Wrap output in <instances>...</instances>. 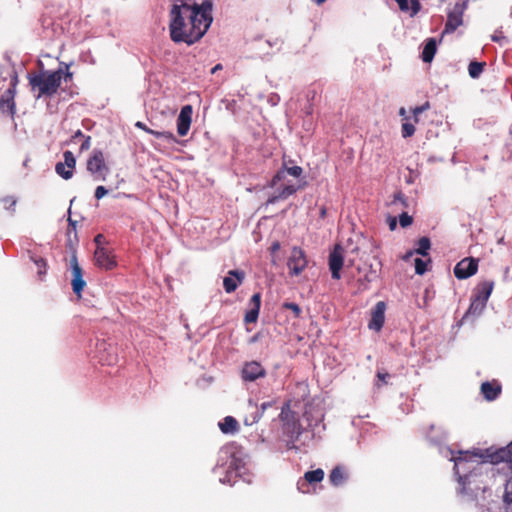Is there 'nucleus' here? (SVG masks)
<instances>
[{
  "mask_svg": "<svg viewBox=\"0 0 512 512\" xmlns=\"http://www.w3.org/2000/svg\"><path fill=\"white\" fill-rule=\"evenodd\" d=\"M478 458H483L490 463L507 462L512 465V441L503 448L494 452L487 449L485 454H470L469 452H459V456H452L451 460L454 461L455 474L458 476V483L460 485L459 493L465 494L466 485L470 483V476L480 466Z\"/></svg>",
  "mask_w": 512,
  "mask_h": 512,
  "instance_id": "2",
  "label": "nucleus"
},
{
  "mask_svg": "<svg viewBox=\"0 0 512 512\" xmlns=\"http://www.w3.org/2000/svg\"><path fill=\"white\" fill-rule=\"evenodd\" d=\"M108 193V190L104 186H98L95 190V197L97 199L103 198Z\"/></svg>",
  "mask_w": 512,
  "mask_h": 512,
  "instance_id": "43",
  "label": "nucleus"
},
{
  "mask_svg": "<svg viewBox=\"0 0 512 512\" xmlns=\"http://www.w3.org/2000/svg\"><path fill=\"white\" fill-rule=\"evenodd\" d=\"M279 417L280 420L282 421L283 434L288 437L287 445L289 448H293L294 442L302 433V426L299 423L296 414L293 411H291L290 403H287L285 406L282 407Z\"/></svg>",
  "mask_w": 512,
  "mask_h": 512,
  "instance_id": "5",
  "label": "nucleus"
},
{
  "mask_svg": "<svg viewBox=\"0 0 512 512\" xmlns=\"http://www.w3.org/2000/svg\"><path fill=\"white\" fill-rule=\"evenodd\" d=\"M344 257V250L340 245H336L329 255V269L335 280L341 278L340 271L344 265Z\"/></svg>",
  "mask_w": 512,
  "mask_h": 512,
  "instance_id": "10",
  "label": "nucleus"
},
{
  "mask_svg": "<svg viewBox=\"0 0 512 512\" xmlns=\"http://www.w3.org/2000/svg\"><path fill=\"white\" fill-rule=\"evenodd\" d=\"M245 273L240 270H230L228 275L223 279V287L227 293L234 292L243 282Z\"/></svg>",
  "mask_w": 512,
  "mask_h": 512,
  "instance_id": "18",
  "label": "nucleus"
},
{
  "mask_svg": "<svg viewBox=\"0 0 512 512\" xmlns=\"http://www.w3.org/2000/svg\"><path fill=\"white\" fill-rule=\"evenodd\" d=\"M69 224L73 227L76 226V221L72 220L71 218H68Z\"/></svg>",
  "mask_w": 512,
  "mask_h": 512,
  "instance_id": "58",
  "label": "nucleus"
},
{
  "mask_svg": "<svg viewBox=\"0 0 512 512\" xmlns=\"http://www.w3.org/2000/svg\"><path fill=\"white\" fill-rule=\"evenodd\" d=\"M415 133V126L413 123L406 120L402 124V136L404 138L411 137Z\"/></svg>",
  "mask_w": 512,
  "mask_h": 512,
  "instance_id": "36",
  "label": "nucleus"
},
{
  "mask_svg": "<svg viewBox=\"0 0 512 512\" xmlns=\"http://www.w3.org/2000/svg\"><path fill=\"white\" fill-rule=\"evenodd\" d=\"M430 240L427 237H422L418 241V247L415 250V253L420 254L422 256H426L428 250L430 249Z\"/></svg>",
  "mask_w": 512,
  "mask_h": 512,
  "instance_id": "33",
  "label": "nucleus"
},
{
  "mask_svg": "<svg viewBox=\"0 0 512 512\" xmlns=\"http://www.w3.org/2000/svg\"><path fill=\"white\" fill-rule=\"evenodd\" d=\"M70 266L72 271V289L73 292L80 297L86 282L83 279V271L75 254H73L70 259Z\"/></svg>",
  "mask_w": 512,
  "mask_h": 512,
  "instance_id": "12",
  "label": "nucleus"
},
{
  "mask_svg": "<svg viewBox=\"0 0 512 512\" xmlns=\"http://www.w3.org/2000/svg\"><path fill=\"white\" fill-rule=\"evenodd\" d=\"M226 459L225 463L221 466L225 468L226 476L220 478L219 481L223 484L234 485L237 477H244L246 473L245 461L240 455L232 452L229 448L221 451V460Z\"/></svg>",
  "mask_w": 512,
  "mask_h": 512,
  "instance_id": "4",
  "label": "nucleus"
},
{
  "mask_svg": "<svg viewBox=\"0 0 512 512\" xmlns=\"http://www.w3.org/2000/svg\"><path fill=\"white\" fill-rule=\"evenodd\" d=\"M385 310L386 304L383 301L376 303L371 312V320L368 325L370 329L379 331L383 327L385 320Z\"/></svg>",
  "mask_w": 512,
  "mask_h": 512,
  "instance_id": "17",
  "label": "nucleus"
},
{
  "mask_svg": "<svg viewBox=\"0 0 512 512\" xmlns=\"http://www.w3.org/2000/svg\"><path fill=\"white\" fill-rule=\"evenodd\" d=\"M485 307H486V303H484L481 300L476 299L475 297H472V302L467 311V315H475V316L480 315Z\"/></svg>",
  "mask_w": 512,
  "mask_h": 512,
  "instance_id": "29",
  "label": "nucleus"
},
{
  "mask_svg": "<svg viewBox=\"0 0 512 512\" xmlns=\"http://www.w3.org/2000/svg\"><path fill=\"white\" fill-rule=\"evenodd\" d=\"M359 277L357 279L358 291L362 292L368 289L369 284L377 278V271L372 264L364 263L356 267Z\"/></svg>",
  "mask_w": 512,
  "mask_h": 512,
  "instance_id": "9",
  "label": "nucleus"
},
{
  "mask_svg": "<svg viewBox=\"0 0 512 512\" xmlns=\"http://www.w3.org/2000/svg\"><path fill=\"white\" fill-rule=\"evenodd\" d=\"M63 157H64V164L67 165V168H70L73 170L75 168V164H76V160H75L73 153L71 151H65Z\"/></svg>",
  "mask_w": 512,
  "mask_h": 512,
  "instance_id": "37",
  "label": "nucleus"
},
{
  "mask_svg": "<svg viewBox=\"0 0 512 512\" xmlns=\"http://www.w3.org/2000/svg\"><path fill=\"white\" fill-rule=\"evenodd\" d=\"M210 0H173L169 11V34L175 43L193 45L213 22Z\"/></svg>",
  "mask_w": 512,
  "mask_h": 512,
  "instance_id": "1",
  "label": "nucleus"
},
{
  "mask_svg": "<svg viewBox=\"0 0 512 512\" xmlns=\"http://www.w3.org/2000/svg\"><path fill=\"white\" fill-rule=\"evenodd\" d=\"M222 69V65L221 64H217L215 65L212 70H211V73L214 74L216 73L217 71L221 70Z\"/></svg>",
  "mask_w": 512,
  "mask_h": 512,
  "instance_id": "53",
  "label": "nucleus"
},
{
  "mask_svg": "<svg viewBox=\"0 0 512 512\" xmlns=\"http://www.w3.org/2000/svg\"><path fill=\"white\" fill-rule=\"evenodd\" d=\"M466 8L465 3H456L449 12L444 33L454 32L463 23V13Z\"/></svg>",
  "mask_w": 512,
  "mask_h": 512,
  "instance_id": "11",
  "label": "nucleus"
},
{
  "mask_svg": "<svg viewBox=\"0 0 512 512\" xmlns=\"http://www.w3.org/2000/svg\"><path fill=\"white\" fill-rule=\"evenodd\" d=\"M36 266L38 267V273L41 275V274H44L45 273V266H46V263L43 259H37L34 261Z\"/></svg>",
  "mask_w": 512,
  "mask_h": 512,
  "instance_id": "44",
  "label": "nucleus"
},
{
  "mask_svg": "<svg viewBox=\"0 0 512 512\" xmlns=\"http://www.w3.org/2000/svg\"><path fill=\"white\" fill-rule=\"evenodd\" d=\"M302 172H303V170L300 166H293V167H289L287 169L280 170L277 172V174L272 179L271 186L276 187L278 182L285 179L286 174H289L293 177L298 178L301 176Z\"/></svg>",
  "mask_w": 512,
  "mask_h": 512,
  "instance_id": "22",
  "label": "nucleus"
},
{
  "mask_svg": "<svg viewBox=\"0 0 512 512\" xmlns=\"http://www.w3.org/2000/svg\"><path fill=\"white\" fill-rule=\"evenodd\" d=\"M287 265L290 270V274L295 276L299 275L307 266V259L304 251L298 247H294L291 250Z\"/></svg>",
  "mask_w": 512,
  "mask_h": 512,
  "instance_id": "8",
  "label": "nucleus"
},
{
  "mask_svg": "<svg viewBox=\"0 0 512 512\" xmlns=\"http://www.w3.org/2000/svg\"><path fill=\"white\" fill-rule=\"evenodd\" d=\"M94 260L95 264L102 269L110 270L116 267L115 256L104 247H97L94 253Z\"/></svg>",
  "mask_w": 512,
  "mask_h": 512,
  "instance_id": "14",
  "label": "nucleus"
},
{
  "mask_svg": "<svg viewBox=\"0 0 512 512\" xmlns=\"http://www.w3.org/2000/svg\"><path fill=\"white\" fill-rule=\"evenodd\" d=\"M271 406V402H264L261 404L260 407H258L257 404L253 403L252 401H249L248 409L250 410V412L245 416L244 423L246 425H253L257 423L263 416L264 411Z\"/></svg>",
  "mask_w": 512,
  "mask_h": 512,
  "instance_id": "16",
  "label": "nucleus"
},
{
  "mask_svg": "<svg viewBox=\"0 0 512 512\" xmlns=\"http://www.w3.org/2000/svg\"><path fill=\"white\" fill-rule=\"evenodd\" d=\"M283 308L291 310L295 317H299L301 314V308L299 307V305L295 303H284Z\"/></svg>",
  "mask_w": 512,
  "mask_h": 512,
  "instance_id": "41",
  "label": "nucleus"
},
{
  "mask_svg": "<svg viewBox=\"0 0 512 512\" xmlns=\"http://www.w3.org/2000/svg\"><path fill=\"white\" fill-rule=\"evenodd\" d=\"M412 221V217L405 212L400 214L399 216V223L403 228L410 226L412 224Z\"/></svg>",
  "mask_w": 512,
  "mask_h": 512,
  "instance_id": "40",
  "label": "nucleus"
},
{
  "mask_svg": "<svg viewBox=\"0 0 512 512\" xmlns=\"http://www.w3.org/2000/svg\"><path fill=\"white\" fill-rule=\"evenodd\" d=\"M436 53V40L434 38H430L427 40V42L424 45L423 52H422V60L424 62H431L434 58V55Z\"/></svg>",
  "mask_w": 512,
  "mask_h": 512,
  "instance_id": "26",
  "label": "nucleus"
},
{
  "mask_svg": "<svg viewBox=\"0 0 512 512\" xmlns=\"http://www.w3.org/2000/svg\"><path fill=\"white\" fill-rule=\"evenodd\" d=\"M501 391V387L496 383L484 382L481 385V392L485 399L492 401L496 399Z\"/></svg>",
  "mask_w": 512,
  "mask_h": 512,
  "instance_id": "23",
  "label": "nucleus"
},
{
  "mask_svg": "<svg viewBox=\"0 0 512 512\" xmlns=\"http://www.w3.org/2000/svg\"><path fill=\"white\" fill-rule=\"evenodd\" d=\"M398 203H401L404 207L407 206L404 195L401 192H398L394 195V200L391 202V205H397Z\"/></svg>",
  "mask_w": 512,
  "mask_h": 512,
  "instance_id": "42",
  "label": "nucleus"
},
{
  "mask_svg": "<svg viewBox=\"0 0 512 512\" xmlns=\"http://www.w3.org/2000/svg\"><path fill=\"white\" fill-rule=\"evenodd\" d=\"M325 212H326L325 209H322V211H321L322 216L325 215Z\"/></svg>",
  "mask_w": 512,
  "mask_h": 512,
  "instance_id": "61",
  "label": "nucleus"
},
{
  "mask_svg": "<svg viewBox=\"0 0 512 512\" xmlns=\"http://www.w3.org/2000/svg\"><path fill=\"white\" fill-rule=\"evenodd\" d=\"M90 145H91V138H90V136H87L84 138V140L80 146V150L81 151L88 150L90 148Z\"/></svg>",
  "mask_w": 512,
  "mask_h": 512,
  "instance_id": "45",
  "label": "nucleus"
},
{
  "mask_svg": "<svg viewBox=\"0 0 512 512\" xmlns=\"http://www.w3.org/2000/svg\"><path fill=\"white\" fill-rule=\"evenodd\" d=\"M72 77V73L71 72H66L65 73V78H71Z\"/></svg>",
  "mask_w": 512,
  "mask_h": 512,
  "instance_id": "60",
  "label": "nucleus"
},
{
  "mask_svg": "<svg viewBox=\"0 0 512 512\" xmlns=\"http://www.w3.org/2000/svg\"><path fill=\"white\" fill-rule=\"evenodd\" d=\"M17 77H14L11 87L6 91L5 95L0 100V107L7 109L13 115L15 113L14 96L16 93Z\"/></svg>",
  "mask_w": 512,
  "mask_h": 512,
  "instance_id": "19",
  "label": "nucleus"
},
{
  "mask_svg": "<svg viewBox=\"0 0 512 512\" xmlns=\"http://www.w3.org/2000/svg\"><path fill=\"white\" fill-rule=\"evenodd\" d=\"M147 133L152 134L157 138H163L169 142H178L174 134L169 131L147 130Z\"/></svg>",
  "mask_w": 512,
  "mask_h": 512,
  "instance_id": "35",
  "label": "nucleus"
},
{
  "mask_svg": "<svg viewBox=\"0 0 512 512\" xmlns=\"http://www.w3.org/2000/svg\"><path fill=\"white\" fill-rule=\"evenodd\" d=\"M359 252H360V247L359 246H355L354 248L351 249V253L359 254Z\"/></svg>",
  "mask_w": 512,
  "mask_h": 512,
  "instance_id": "56",
  "label": "nucleus"
},
{
  "mask_svg": "<svg viewBox=\"0 0 512 512\" xmlns=\"http://www.w3.org/2000/svg\"><path fill=\"white\" fill-rule=\"evenodd\" d=\"M305 480L309 483L320 482L324 478V471L322 469H316L305 473Z\"/></svg>",
  "mask_w": 512,
  "mask_h": 512,
  "instance_id": "31",
  "label": "nucleus"
},
{
  "mask_svg": "<svg viewBox=\"0 0 512 512\" xmlns=\"http://www.w3.org/2000/svg\"><path fill=\"white\" fill-rule=\"evenodd\" d=\"M16 204L15 200H12L11 205L14 206Z\"/></svg>",
  "mask_w": 512,
  "mask_h": 512,
  "instance_id": "63",
  "label": "nucleus"
},
{
  "mask_svg": "<svg viewBox=\"0 0 512 512\" xmlns=\"http://www.w3.org/2000/svg\"><path fill=\"white\" fill-rule=\"evenodd\" d=\"M414 253H415V251H409V252H407V253L403 256V259H404V260H409V259L413 256V254H414Z\"/></svg>",
  "mask_w": 512,
  "mask_h": 512,
  "instance_id": "54",
  "label": "nucleus"
},
{
  "mask_svg": "<svg viewBox=\"0 0 512 512\" xmlns=\"http://www.w3.org/2000/svg\"><path fill=\"white\" fill-rule=\"evenodd\" d=\"M63 77L62 70L54 72L45 71L40 74L30 76L29 84L32 90L38 89L37 99L43 95L51 96L55 94L61 84Z\"/></svg>",
  "mask_w": 512,
  "mask_h": 512,
  "instance_id": "3",
  "label": "nucleus"
},
{
  "mask_svg": "<svg viewBox=\"0 0 512 512\" xmlns=\"http://www.w3.org/2000/svg\"><path fill=\"white\" fill-rule=\"evenodd\" d=\"M388 224H389L390 230H392V231L395 230L396 227H397V219H396V217H389Z\"/></svg>",
  "mask_w": 512,
  "mask_h": 512,
  "instance_id": "46",
  "label": "nucleus"
},
{
  "mask_svg": "<svg viewBox=\"0 0 512 512\" xmlns=\"http://www.w3.org/2000/svg\"><path fill=\"white\" fill-rule=\"evenodd\" d=\"M261 305V295L260 293H255L249 302V310L245 315L246 323H254L257 321L259 310Z\"/></svg>",
  "mask_w": 512,
  "mask_h": 512,
  "instance_id": "20",
  "label": "nucleus"
},
{
  "mask_svg": "<svg viewBox=\"0 0 512 512\" xmlns=\"http://www.w3.org/2000/svg\"><path fill=\"white\" fill-rule=\"evenodd\" d=\"M347 262H348V265H350V266H354L355 265V259L354 258H348Z\"/></svg>",
  "mask_w": 512,
  "mask_h": 512,
  "instance_id": "57",
  "label": "nucleus"
},
{
  "mask_svg": "<svg viewBox=\"0 0 512 512\" xmlns=\"http://www.w3.org/2000/svg\"><path fill=\"white\" fill-rule=\"evenodd\" d=\"M504 39L505 38L503 36H497V35H493L492 36V40L495 41V42H501Z\"/></svg>",
  "mask_w": 512,
  "mask_h": 512,
  "instance_id": "55",
  "label": "nucleus"
},
{
  "mask_svg": "<svg viewBox=\"0 0 512 512\" xmlns=\"http://www.w3.org/2000/svg\"><path fill=\"white\" fill-rule=\"evenodd\" d=\"M300 188L299 185L295 184H284L280 186L279 195L269 200L270 203L275 202L277 199H286L290 195L294 194Z\"/></svg>",
  "mask_w": 512,
  "mask_h": 512,
  "instance_id": "27",
  "label": "nucleus"
},
{
  "mask_svg": "<svg viewBox=\"0 0 512 512\" xmlns=\"http://www.w3.org/2000/svg\"><path fill=\"white\" fill-rule=\"evenodd\" d=\"M502 501L504 512H512V476L507 480L504 486Z\"/></svg>",
  "mask_w": 512,
  "mask_h": 512,
  "instance_id": "24",
  "label": "nucleus"
},
{
  "mask_svg": "<svg viewBox=\"0 0 512 512\" xmlns=\"http://www.w3.org/2000/svg\"><path fill=\"white\" fill-rule=\"evenodd\" d=\"M271 249H272V251H273V252L278 251V250L280 249V244H279V242H274V243L272 244V246H271Z\"/></svg>",
  "mask_w": 512,
  "mask_h": 512,
  "instance_id": "52",
  "label": "nucleus"
},
{
  "mask_svg": "<svg viewBox=\"0 0 512 512\" xmlns=\"http://www.w3.org/2000/svg\"><path fill=\"white\" fill-rule=\"evenodd\" d=\"M317 5L323 4L326 0H313Z\"/></svg>",
  "mask_w": 512,
  "mask_h": 512,
  "instance_id": "59",
  "label": "nucleus"
},
{
  "mask_svg": "<svg viewBox=\"0 0 512 512\" xmlns=\"http://www.w3.org/2000/svg\"><path fill=\"white\" fill-rule=\"evenodd\" d=\"M389 377H390V375L388 373L380 372V371L377 373V378L384 383H386V379Z\"/></svg>",
  "mask_w": 512,
  "mask_h": 512,
  "instance_id": "47",
  "label": "nucleus"
},
{
  "mask_svg": "<svg viewBox=\"0 0 512 512\" xmlns=\"http://www.w3.org/2000/svg\"><path fill=\"white\" fill-rule=\"evenodd\" d=\"M193 108L191 105H185L181 108L177 117V133L179 136H186L190 130L192 122Z\"/></svg>",
  "mask_w": 512,
  "mask_h": 512,
  "instance_id": "13",
  "label": "nucleus"
},
{
  "mask_svg": "<svg viewBox=\"0 0 512 512\" xmlns=\"http://www.w3.org/2000/svg\"><path fill=\"white\" fill-rule=\"evenodd\" d=\"M265 376V369L262 367V365L259 362L251 361L244 364L242 371H241V377L243 381H249L253 382L257 380L258 378Z\"/></svg>",
  "mask_w": 512,
  "mask_h": 512,
  "instance_id": "15",
  "label": "nucleus"
},
{
  "mask_svg": "<svg viewBox=\"0 0 512 512\" xmlns=\"http://www.w3.org/2000/svg\"><path fill=\"white\" fill-rule=\"evenodd\" d=\"M399 115L402 116L405 121L408 120V117L406 116V109L404 107L400 108Z\"/></svg>",
  "mask_w": 512,
  "mask_h": 512,
  "instance_id": "51",
  "label": "nucleus"
},
{
  "mask_svg": "<svg viewBox=\"0 0 512 512\" xmlns=\"http://www.w3.org/2000/svg\"><path fill=\"white\" fill-rule=\"evenodd\" d=\"M484 63L480 62H471L468 67V72L470 77L478 78L480 74L483 72Z\"/></svg>",
  "mask_w": 512,
  "mask_h": 512,
  "instance_id": "34",
  "label": "nucleus"
},
{
  "mask_svg": "<svg viewBox=\"0 0 512 512\" xmlns=\"http://www.w3.org/2000/svg\"><path fill=\"white\" fill-rule=\"evenodd\" d=\"M478 260L467 257L458 262L454 267V275L457 279H467L477 273Z\"/></svg>",
  "mask_w": 512,
  "mask_h": 512,
  "instance_id": "7",
  "label": "nucleus"
},
{
  "mask_svg": "<svg viewBox=\"0 0 512 512\" xmlns=\"http://www.w3.org/2000/svg\"><path fill=\"white\" fill-rule=\"evenodd\" d=\"M87 170L96 180H105L108 168L102 151L94 150L92 156L87 161Z\"/></svg>",
  "mask_w": 512,
  "mask_h": 512,
  "instance_id": "6",
  "label": "nucleus"
},
{
  "mask_svg": "<svg viewBox=\"0 0 512 512\" xmlns=\"http://www.w3.org/2000/svg\"><path fill=\"white\" fill-rule=\"evenodd\" d=\"M426 270H427V262L420 258H416L415 259V272L419 275H422L426 272Z\"/></svg>",
  "mask_w": 512,
  "mask_h": 512,
  "instance_id": "39",
  "label": "nucleus"
},
{
  "mask_svg": "<svg viewBox=\"0 0 512 512\" xmlns=\"http://www.w3.org/2000/svg\"><path fill=\"white\" fill-rule=\"evenodd\" d=\"M430 107L429 103L426 102L424 103L423 105L421 106H417L415 108L412 109V113H413V118H414V123H418L419 119H418V116L423 113L424 111L428 110Z\"/></svg>",
  "mask_w": 512,
  "mask_h": 512,
  "instance_id": "38",
  "label": "nucleus"
},
{
  "mask_svg": "<svg viewBox=\"0 0 512 512\" xmlns=\"http://www.w3.org/2000/svg\"><path fill=\"white\" fill-rule=\"evenodd\" d=\"M345 478V472L340 467L334 468L330 474V481L335 486L341 485Z\"/></svg>",
  "mask_w": 512,
  "mask_h": 512,
  "instance_id": "30",
  "label": "nucleus"
},
{
  "mask_svg": "<svg viewBox=\"0 0 512 512\" xmlns=\"http://www.w3.org/2000/svg\"><path fill=\"white\" fill-rule=\"evenodd\" d=\"M135 126H136V127H138V128H140V129H142V130H144V131H146V132H147V130H150L149 128H147V127H146V125H145L144 123H142V122H140V121H138V122L135 124Z\"/></svg>",
  "mask_w": 512,
  "mask_h": 512,
  "instance_id": "50",
  "label": "nucleus"
},
{
  "mask_svg": "<svg viewBox=\"0 0 512 512\" xmlns=\"http://www.w3.org/2000/svg\"><path fill=\"white\" fill-rule=\"evenodd\" d=\"M215 471L218 473L220 472V466L219 467H216Z\"/></svg>",
  "mask_w": 512,
  "mask_h": 512,
  "instance_id": "62",
  "label": "nucleus"
},
{
  "mask_svg": "<svg viewBox=\"0 0 512 512\" xmlns=\"http://www.w3.org/2000/svg\"><path fill=\"white\" fill-rule=\"evenodd\" d=\"M219 428L225 434H233L238 430V422L234 417L226 416L219 422Z\"/></svg>",
  "mask_w": 512,
  "mask_h": 512,
  "instance_id": "25",
  "label": "nucleus"
},
{
  "mask_svg": "<svg viewBox=\"0 0 512 512\" xmlns=\"http://www.w3.org/2000/svg\"><path fill=\"white\" fill-rule=\"evenodd\" d=\"M402 11H411V15H415L420 10V3L417 0H396Z\"/></svg>",
  "mask_w": 512,
  "mask_h": 512,
  "instance_id": "28",
  "label": "nucleus"
},
{
  "mask_svg": "<svg viewBox=\"0 0 512 512\" xmlns=\"http://www.w3.org/2000/svg\"><path fill=\"white\" fill-rule=\"evenodd\" d=\"M77 138H85V136L83 135V133L78 130L75 132V134L72 136V141H75Z\"/></svg>",
  "mask_w": 512,
  "mask_h": 512,
  "instance_id": "49",
  "label": "nucleus"
},
{
  "mask_svg": "<svg viewBox=\"0 0 512 512\" xmlns=\"http://www.w3.org/2000/svg\"><path fill=\"white\" fill-rule=\"evenodd\" d=\"M55 170L58 175H60L63 179L68 180L73 175V170L70 168H67V165H65L62 162H59L55 166Z\"/></svg>",
  "mask_w": 512,
  "mask_h": 512,
  "instance_id": "32",
  "label": "nucleus"
},
{
  "mask_svg": "<svg viewBox=\"0 0 512 512\" xmlns=\"http://www.w3.org/2000/svg\"><path fill=\"white\" fill-rule=\"evenodd\" d=\"M95 242L97 244V247H102L101 244L103 243V240H104V237L103 235L101 234H98L96 237H95Z\"/></svg>",
  "mask_w": 512,
  "mask_h": 512,
  "instance_id": "48",
  "label": "nucleus"
},
{
  "mask_svg": "<svg viewBox=\"0 0 512 512\" xmlns=\"http://www.w3.org/2000/svg\"><path fill=\"white\" fill-rule=\"evenodd\" d=\"M493 288V281H483L476 286L473 293V297L487 304V301L493 291Z\"/></svg>",
  "mask_w": 512,
  "mask_h": 512,
  "instance_id": "21",
  "label": "nucleus"
}]
</instances>
